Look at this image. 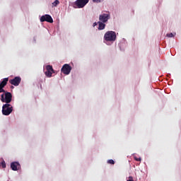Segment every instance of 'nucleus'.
Wrapping results in <instances>:
<instances>
[{
    "instance_id": "14",
    "label": "nucleus",
    "mask_w": 181,
    "mask_h": 181,
    "mask_svg": "<svg viewBox=\"0 0 181 181\" xmlns=\"http://www.w3.org/2000/svg\"><path fill=\"white\" fill-rule=\"evenodd\" d=\"M59 4H60V1H59V0H55L53 3L52 5L54 6H57V5H59Z\"/></svg>"
},
{
    "instance_id": "1",
    "label": "nucleus",
    "mask_w": 181,
    "mask_h": 181,
    "mask_svg": "<svg viewBox=\"0 0 181 181\" xmlns=\"http://www.w3.org/2000/svg\"><path fill=\"white\" fill-rule=\"evenodd\" d=\"M105 42H115L117 40V33L115 31H107L104 35Z\"/></svg>"
},
{
    "instance_id": "12",
    "label": "nucleus",
    "mask_w": 181,
    "mask_h": 181,
    "mask_svg": "<svg viewBox=\"0 0 181 181\" xmlns=\"http://www.w3.org/2000/svg\"><path fill=\"white\" fill-rule=\"evenodd\" d=\"M46 70L47 71H52V73H54V69H53V66L51 65H47Z\"/></svg>"
},
{
    "instance_id": "2",
    "label": "nucleus",
    "mask_w": 181,
    "mask_h": 181,
    "mask_svg": "<svg viewBox=\"0 0 181 181\" xmlns=\"http://www.w3.org/2000/svg\"><path fill=\"white\" fill-rule=\"evenodd\" d=\"M13 111V107L9 103H6L2 106V114L3 115H10Z\"/></svg>"
},
{
    "instance_id": "5",
    "label": "nucleus",
    "mask_w": 181,
    "mask_h": 181,
    "mask_svg": "<svg viewBox=\"0 0 181 181\" xmlns=\"http://www.w3.org/2000/svg\"><path fill=\"white\" fill-rule=\"evenodd\" d=\"M40 22H49V23H53V18L49 14H45L40 18Z\"/></svg>"
},
{
    "instance_id": "16",
    "label": "nucleus",
    "mask_w": 181,
    "mask_h": 181,
    "mask_svg": "<svg viewBox=\"0 0 181 181\" xmlns=\"http://www.w3.org/2000/svg\"><path fill=\"white\" fill-rule=\"evenodd\" d=\"M175 35H176V33L173 34L171 33L167 34V37H173Z\"/></svg>"
},
{
    "instance_id": "7",
    "label": "nucleus",
    "mask_w": 181,
    "mask_h": 181,
    "mask_svg": "<svg viewBox=\"0 0 181 181\" xmlns=\"http://www.w3.org/2000/svg\"><path fill=\"white\" fill-rule=\"evenodd\" d=\"M110 13H103L99 16V21L100 22H103V23H105L106 22H108V19H110Z\"/></svg>"
},
{
    "instance_id": "18",
    "label": "nucleus",
    "mask_w": 181,
    "mask_h": 181,
    "mask_svg": "<svg viewBox=\"0 0 181 181\" xmlns=\"http://www.w3.org/2000/svg\"><path fill=\"white\" fill-rule=\"evenodd\" d=\"M93 2H95L96 4H100V2H103V0H93Z\"/></svg>"
},
{
    "instance_id": "21",
    "label": "nucleus",
    "mask_w": 181,
    "mask_h": 181,
    "mask_svg": "<svg viewBox=\"0 0 181 181\" xmlns=\"http://www.w3.org/2000/svg\"><path fill=\"white\" fill-rule=\"evenodd\" d=\"M127 181H134V177H132V176L129 177V180H127Z\"/></svg>"
},
{
    "instance_id": "13",
    "label": "nucleus",
    "mask_w": 181,
    "mask_h": 181,
    "mask_svg": "<svg viewBox=\"0 0 181 181\" xmlns=\"http://www.w3.org/2000/svg\"><path fill=\"white\" fill-rule=\"evenodd\" d=\"M54 72H52V71H46L45 72V74L47 77H52V74H53Z\"/></svg>"
},
{
    "instance_id": "17",
    "label": "nucleus",
    "mask_w": 181,
    "mask_h": 181,
    "mask_svg": "<svg viewBox=\"0 0 181 181\" xmlns=\"http://www.w3.org/2000/svg\"><path fill=\"white\" fill-rule=\"evenodd\" d=\"M1 166H2V168H6V163H5V161H2V162H1Z\"/></svg>"
},
{
    "instance_id": "10",
    "label": "nucleus",
    "mask_w": 181,
    "mask_h": 181,
    "mask_svg": "<svg viewBox=\"0 0 181 181\" xmlns=\"http://www.w3.org/2000/svg\"><path fill=\"white\" fill-rule=\"evenodd\" d=\"M9 81V78H4L1 82H0V88H4Z\"/></svg>"
},
{
    "instance_id": "19",
    "label": "nucleus",
    "mask_w": 181,
    "mask_h": 181,
    "mask_svg": "<svg viewBox=\"0 0 181 181\" xmlns=\"http://www.w3.org/2000/svg\"><path fill=\"white\" fill-rule=\"evenodd\" d=\"M134 159L136 160V162H141V158L134 157Z\"/></svg>"
},
{
    "instance_id": "3",
    "label": "nucleus",
    "mask_w": 181,
    "mask_h": 181,
    "mask_svg": "<svg viewBox=\"0 0 181 181\" xmlns=\"http://www.w3.org/2000/svg\"><path fill=\"white\" fill-rule=\"evenodd\" d=\"M1 103H6V104H9L12 101V93L11 92H6L1 95Z\"/></svg>"
},
{
    "instance_id": "8",
    "label": "nucleus",
    "mask_w": 181,
    "mask_h": 181,
    "mask_svg": "<svg viewBox=\"0 0 181 181\" xmlns=\"http://www.w3.org/2000/svg\"><path fill=\"white\" fill-rule=\"evenodd\" d=\"M22 79L19 76L15 77L13 79L9 80L10 84H12V86H15V87H18L19 84H21V81Z\"/></svg>"
},
{
    "instance_id": "15",
    "label": "nucleus",
    "mask_w": 181,
    "mask_h": 181,
    "mask_svg": "<svg viewBox=\"0 0 181 181\" xmlns=\"http://www.w3.org/2000/svg\"><path fill=\"white\" fill-rule=\"evenodd\" d=\"M107 163H110V165H115V161H114V160L112 159H110V160H108Z\"/></svg>"
},
{
    "instance_id": "20",
    "label": "nucleus",
    "mask_w": 181,
    "mask_h": 181,
    "mask_svg": "<svg viewBox=\"0 0 181 181\" xmlns=\"http://www.w3.org/2000/svg\"><path fill=\"white\" fill-rule=\"evenodd\" d=\"M4 93V94H5V93H6V92L4 90V88H0V93Z\"/></svg>"
},
{
    "instance_id": "6",
    "label": "nucleus",
    "mask_w": 181,
    "mask_h": 181,
    "mask_svg": "<svg viewBox=\"0 0 181 181\" xmlns=\"http://www.w3.org/2000/svg\"><path fill=\"white\" fill-rule=\"evenodd\" d=\"M90 0H76L75 2V5H76L77 8H84L85 6L89 2Z\"/></svg>"
},
{
    "instance_id": "11",
    "label": "nucleus",
    "mask_w": 181,
    "mask_h": 181,
    "mask_svg": "<svg viewBox=\"0 0 181 181\" xmlns=\"http://www.w3.org/2000/svg\"><path fill=\"white\" fill-rule=\"evenodd\" d=\"M98 30H104L105 29V24L103 22L99 21L98 22Z\"/></svg>"
},
{
    "instance_id": "4",
    "label": "nucleus",
    "mask_w": 181,
    "mask_h": 181,
    "mask_svg": "<svg viewBox=\"0 0 181 181\" xmlns=\"http://www.w3.org/2000/svg\"><path fill=\"white\" fill-rule=\"evenodd\" d=\"M61 71L63 74L68 76V74H70V72L71 71V66H69V64H65L63 65Z\"/></svg>"
},
{
    "instance_id": "22",
    "label": "nucleus",
    "mask_w": 181,
    "mask_h": 181,
    "mask_svg": "<svg viewBox=\"0 0 181 181\" xmlns=\"http://www.w3.org/2000/svg\"><path fill=\"white\" fill-rule=\"evenodd\" d=\"M98 24V23H93V27L97 26Z\"/></svg>"
},
{
    "instance_id": "9",
    "label": "nucleus",
    "mask_w": 181,
    "mask_h": 181,
    "mask_svg": "<svg viewBox=\"0 0 181 181\" xmlns=\"http://www.w3.org/2000/svg\"><path fill=\"white\" fill-rule=\"evenodd\" d=\"M11 168L12 170L16 171L21 168V165L18 162H13L11 163Z\"/></svg>"
}]
</instances>
